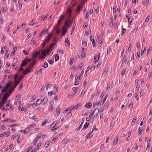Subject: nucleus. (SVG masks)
<instances>
[{"instance_id": "nucleus-33", "label": "nucleus", "mask_w": 152, "mask_h": 152, "mask_svg": "<svg viewBox=\"0 0 152 152\" xmlns=\"http://www.w3.org/2000/svg\"><path fill=\"white\" fill-rule=\"evenodd\" d=\"M50 144V142L49 141L46 142L44 145L45 148H47Z\"/></svg>"}, {"instance_id": "nucleus-35", "label": "nucleus", "mask_w": 152, "mask_h": 152, "mask_svg": "<svg viewBox=\"0 0 152 152\" xmlns=\"http://www.w3.org/2000/svg\"><path fill=\"white\" fill-rule=\"evenodd\" d=\"M46 49H44L42 51V54L45 56H46Z\"/></svg>"}, {"instance_id": "nucleus-45", "label": "nucleus", "mask_w": 152, "mask_h": 152, "mask_svg": "<svg viewBox=\"0 0 152 152\" xmlns=\"http://www.w3.org/2000/svg\"><path fill=\"white\" fill-rule=\"evenodd\" d=\"M49 123V121H48L46 119L45 120V121L43 123H42V126H44L47 123Z\"/></svg>"}, {"instance_id": "nucleus-54", "label": "nucleus", "mask_w": 152, "mask_h": 152, "mask_svg": "<svg viewBox=\"0 0 152 152\" xmlns=\"http://www.w3.org/2000/svg\"><path fill=\"white\" fill-rule=\"evenodd\" d=\"M53 88H54V91H55V92H56V93L58 91L57 88L56 87V86H53Z\"/></svg>"}, {"instance_id": "nucleus-23", "label": "nucleus", "mask_w": 152, "mask_h": 152, "mask_svg": "<svg viewBox=\"0 0 152 152\" xmlns=\"http://www.w3.org/2000/svg\"><path fill=\"white\" fill-rule=\"evenodd\" d=\"M107 96H108V95L107 94L105 96V97H104V99L103 100V101L102 102H101V105H103V104L105 102L107 98Z\"/></svg>"}, {"instance_id": "nucleus-24", "label": "nucleus", "mask_w": 152, "mask_h": 152, "mask_svg": "<svg viewBox=\"0 0 152 152\" xmlns=\"http://www.w3.org/2000/svg\"><path fill=\"white\" fill-rule=\"evenodd\" d=\"M42 68L39 69L38 68L37 70V72L36 73L37 74H41L42 73Z\"/></svg>"}, {"instance_id": "nucleus-14", "label": "nucleus", "mask_w": 152, "mask_h": 152, "mask_svg": "<svg viewBox=\"0 0 152 152\" xmlns=\"http://www.w3.org/2000/svg\"><path fill=\"white\" fill-rule=\"evenodd\" d=\"M47 102L48 99L47 98L45 97L43 99L42 101V103L44 105L47 103Z\"/></svg>"}, {"instance_id": "nucleus-29", "label": "nucleus", "mask_w": 152, "mask_h": 152, "mask_svg": "<svg viewBox=\"0 0 152 152\" xmlns=\"http://www.w3.org/2000/svg\"><path fill=\"white\" fill-rule=\"evenodd\" d=\"M149 2V0H145L142 3L143 5L145 6H146V5Z\"/></svg>"}, {"instance_id": "nucleus-63", "label": "nucleus", "mask_w": 152, "mask_h": 152, "mask_svg": "<svg viewBox=\"0 0 152 152\" xmlns=\"http://www.w3.org/2000/svg\"><path fill=\"white\" fill-rule=\"evenodd\" d=\"M15 136L16 137L15 138H16L17 140H18L20 137V134H18L16 136Z\"/></svg>"}, {"instance_id": "nucleus-16", "label": "nucleus", "mask_w": 152, "mask_h": 152, "mask_svg": "<svg viewBox=\"0 0 152 152\" xmlns=\"http://www.w3.org/2000/svg\"><path fill=\"white\" fill-rule=\"evenodd\" d=\"M65 43L66 46H69L70 45V44L69 41L68 40V38H66L65 40Z\"/></svg>"}, {"instance_id": "nucleus-8", "label": "nucleus", "mask_w": 152, "mask_h": 152, "mask_svg": "<svg viewBox=\"0 0 152 152\" xmlns=\"http://www.w3.org/2000/svg\"><path fill=\"white\" fill-rule=\"evenodd\" d=\"M66 27V26L65 25L63 27L61 33V34L63 36L65 35L67 31V29Z\"/></svg>"}, {"instance_id": "nucleus-53", "label": "nucleus", "mask_w": 152, "mask_h": 152, "mask_svg": "<svg viewBox=\"0 0 152 152\" xmlns=\"http://www.w3.org/2000/svg\"><path fill=\"white\" fill-rule=\"evenodd\" d=\"M30 43L31 44H33L34 45H36V42L34 41V40H33V39H32L31 40V42Z\"/></svg>"}, {"instance_id": "nucleus-48", "label": "nucleus", "mask_w": 152, "mask_h": 152, "mask_svg": "<svg viewBox=\"0 0 152 152\" xmlns=\"http://www.w3.org/2000/svg\"><path fill=\"white\" fill-rule=\"evenodd\" d=\"M142 129L140 127H139L138 130V132L139 134H141L142 133Z\"/></svg>"}, {"instance_id": "nucleus-2", "label": "nucleus", "mask_w": 152, "mask_h": 152, "mask_svg": "<svg viewBox=\"0 0 152 152\" xmlns=\"http://www.w3.org/2000/svg\"><path fill=\"white\" fill-rule=\"evenodd\" d=\"M30 61H31V63L29 65L28 68L26 69L25 71H24L23 72V74L24 75L26 74H28L31 72V69L33 67L36 63V60L34 59H31V60H30L29 62H30Z\"/></svg>"}, {"instance_id": "nucleus-34", "label": "nucleus", "mask_w": 152, "mask_h": 152, "mask_svg": "<svg viewBox=\"0 0 152 152\" xmlns=\"http://www.w3.org/2000/svg\"><path fill=\"white\" fill-rule=\"evenodd\" d=\"M23 53L24 54L27 55L29 52V51L28 50H24L23 51Z\"/></svg>"}, {"instance_id": "nucleus-19", "label": "nucleus", "mask_w": 152, "mask_h": 152, "mask_svg": "<svg viewBox=\"0 0 152 152\" xmlns=\"http://www.w3.org/2000/svg\"><path fill=\"white\" fill-rule=\"evenodd\" d=\"M94 112V114H95V116L96 117L97 116L99 112V109L97 108H96Z\"/></svg>"}, {"instance_id": "nucleus-7", "label": "nucleus", "mask_w": 152, "mask_h": 152, "mask_svg": "<svg viewBox=\"0 0 152 152\" xmlns=\"http://www.w3.org/2000/svg\"><path fill=\"white\" fill-rule=\"evenodd\" d=\"M81 105V104L80 103L77 104V105L75 106H73L72 107H69L68 108V109H69V111H71L74 110H75L78 108L79 107H80Z\"/></svg>"}, {"instance_id": "nucleus-51", "label": "nucleus", "mask_w": 152, "mask_h": 152, "mask_svg": "<svg viewBox=\"0 0 152 152\" xmlns=\"http://www.w3.org/2000/svg\"><path fill=\"white\" fill-rule=\"evenodd\" d=\"M45 41L46 42H48L49 41L50 38H49V36H46V37H45Z\"/></svg>"}, {"instance_id": "nucleus-9", "label": "nucleus", "mask_w": 152, "mask_h": 152, "mask_svg": "<svg viewBox=\"0 0 152 152\" xmlns=\"http://www.w3.org/2000/svg\"><path fill=\"white\" fill-rule=\"evenodd\" d=\"M10 135V133L9 132H5L2 134H0V137H7Z\"/></svg>"}, {"instance_id": "nucleus-50", "label": "nucleus", "mask_w": 152, "mask_h": 152, "mask_svg": "<svg viewBox=\"0 0 152 152\" xmlns=\"http://www.w3.org/2000/svg\"><path fill=\"white\" fill-rule=\"evenodd\" d=\"M58 123V121H57L54 122L51 124V125L53 126H55Z\"/></svg>"}, {"instance_id": "nucleus-5", "label": "nucleus", "mask_w": 152, "mask_h": 152, "mask_svg": "<svg viewBox=\"0 0 152 152\" xmlns=\"http://www.w3.org/2000/svg\"><path fill=\"white\" fill-rule=\"evenodd\" d=\"M38 55L40 56L41 54L39 51H38L37 50L34 52H33L32 55V57L31 58L32 59H35V58L36 57H37Z\"/></svg>"}, {"instance_id": "nucleus-46", "label": "nucleus", "mask_w": 152, "mask_h": 152, "mask_svg": "<svg viewBox=\"0 0 152 152\" xmlns=\"http://www.w3.org/2000/svg\"><path fill=\"white\" fill-rule=\"evenodd\" d=\"M61 20H58V21H57V27H58V28L59 27V25L61 24Z\"/></svg>"}, {"instance_id": "nucleus-28", "label": "nucleus", "mask_w": 152, "mask_h": 152, "mask_svg": "<svg viewBox=\"0 0 152 152\" xmlns=\"http://www.w3.org/2000/svg\"><path fill=\"white\" fill-rule=\"evenodd\" d=\"M89 124L88 123H86L83 126V127L82 128L83 130H85V129H86L87 128L88 125H89Z\"/></svg>"}, {"instance_id": "nucleus-30", "label": "nucleus", "mask_w": 152, "mask_h": 152, "mask_svg": "<svg viewBox=\"0 0 152 152\" xmlns=\"http://www.w3.org/2000/svg\"><path fill=\"white\" fill-rule=\"evenodd\" d=\"M56 94V92H55L54 91H50L48 93V95L50 96H51L53 94L55 95Z\"/></svg>"}, {"instance_id": "nucleus-31", "label": "nucleus", "mask_w": 152, "mask_h": 152, "mask_svg": "<svg viewBox=\"0 0 152 152\" xmlns=\"http://www.w3.org/2000/svg\"><path fill=\"white\" fill-rule=\"evenodd\" d=\"M42 67L44 68H47L48 66V64L47 62H45L44 63V64L42 65Z\"/></svg>"}, {"instance_id": "nucleus-62", "label": "nucleus", "mask_w": 152, "mask_h": 152, "mask_svg": "<svg viewBox=\"0 0 152 152\" xmlns=\"http://www.w3.org/2000/svg\"><path fill=\"white\" fill-rule=\"evenodd\" d=\"M48 61L49 63V64L51 65H52L53 63V62L51 60H48Z\"/></svg>"}, {"instance_id": "nucleus-32", "label": "nucleus", "mask_w": 152, "mask_h": 152, "mask_svg": "<svg viewBox=\"0 0 152 152\" xmlns=\"http://www.w3.org/2000/svg\"><path fill=\"white\" fill-rule=\"evenodd\" d=\"M76 24V22H75V23L72 26V30L71 32L70 33V34H72V32H73L74 30H75V26Z\"/></svg>"}, {"instance_id": "nucleus-12", "label": "nucleus", "mask_w": 152, "mask_h": 152, "mask_svg": "<svg viewBox=\"0 0 152 152\" xmlns=\"http://www.w3.org/2000/svg\"><path fill=\"white\" fill-rule=\"evenodd\" d=\"M100 53H98L97 56H94V60L95 62L99 61V58Z\"/></svg>"}, {"instance_id": "nucleus-49", "label": "nucleus", "mask_w": 152, "mask_h": 152, "mask_svg": "<svg viewBox=\"0 0 152 152\" xmlns=\"http://www.w3.org/2000/svg\"><path fill=\"white\" fill-rule=\"evenodd\" d=\"M132 18H129L128 19V22L129 25H130L131 24L132 21Z\"/></svg>"}, {"instance_id": "nucleus-18", "label": "nucleus", "mask_w": 152, "mask_h": 152, "mask_svg": "<svg viewBox=\"0 0 152 152\" xmlns=\"http://www.w3.org/2000/svg\"><path fill=\"white\" fill-rule=\"evenodd\" d=\"M94 130V128H93L92 131L91 132H90L88 133V135L86 136V137L87 138L89 139L91 138V137L90 136L91 135V134L92 133Z\"/></svg>"}, {"instance_id": "nucleus-13", "label": "nucleus", "mask_w": 152, "mask_h": 152, "mask_svg": "<svg viewBox=\"0 0 152 152\" xmlns=\"http://www.w3.org/2000/svg\"><path fill=\"white\" fill-rule=\"evenodd\" d=\"M83 7V5H81V6L79 5L77 7L76 9V11L77 13H79L80 12L81 9Z\"/></svg>"}, {"instance_id": "nucleus-55", "label": "nucleus", "mask_w": 152, "mask_h": 152, "mask_svg": "<svg viewBox=\"0 0 152 152\" xmlns=\"http://www.w3.org/2000/svg\"><path fill=\"white\" fill-rule=\"evenodd\" d=\"M110 26H112L113 25V21L112 19H111V20H110Z\"/></svg>"}, {"instance_id": "nucleus-4", "label": "nucleus", "mask_w": 152, "mask_h": 152, "mask_svg": "<svg viewBox=\"0 0 152 152\" xmlns=\"http://www.w3.org/2000/svg\"><path fill=\"white\" fill-rule=\"evenodd\" d=\"M7 98H3L0 102V108L2 110H4V104L7 101Z\"/></svg>"}, {"instance_id": "nucleus-3", "label": "nucleus", "mask_w": 152, "mask_h": 152, "mask_svg": "<svg viewBox=\"0 0 152 152\" xmlns=\"http://www.w3.org/2000/svg\"><path fill=\"white\" fill-rule=\"evenodd\" d=\"M31 59H28V57H26L25 59L22 61V64L20 65V67L19 69V71H23V68L22 67L24 66H26V64Z\"/></svg>"}, {"instance_id": "nucleus-25", "label": "nucleus", "mask_w": 152, "mask_h": 152, "mask_svg": "<svg viewBox=\"0 0 152 152\" xmlns=\"http://www.w3.org/2000/svg\"><path fill=\"white\" fill-rule=\"evenodd\" d=\"M30 130V127H28L24 131L23 133L25 134H26Z\"/></svg>"}, {"instance_id": "nucleus-39", "label": "nucleus", "mask_w": 152, "mask_h": 152, "mask_svg": "<svg viewBox=\"0 0 152 152\" xmlns=\"http://www.w3.org/2000/svg\"><path fill=\"white\" fill-rule=\"evenodd\" d=\"M60 109L59 107H58V108L56 110V113H57L58 114V115L60 113Z\"/></svg>"}, {"instance_id": "nucleus-26", "label": "nucleus", "mask_w": 152, "mask_h": 152, "mask_svg": "<svg viewBox=\"0 0 152 152\" xmlns=\"http://www.w3.org/2000/svg\"><path fill=\"white\" fill-rule=\"evenodd\" d=\"M84 72V70L83 69L81 72V73L80 74L79 76L78 77H77V79H78V80H80V77L81 76L83 75V73Z\"/></svg>"}, {"instance_id": "nucleus-1", "label": "nucleus", "mask_w": 152, "mask_h": 152, "mask_svg": "<svg viewBox=\"0 0 152 152\" xmlns=\"http://www.w3.org/2000/svg\"><path fill=\"white\" fill-rule=\"evenodd\" d=\"M11 86L10 84L7 83H6L5 86L4 87V89H3L2 91V93H5L4 94V96L3 98H7L9 96L10 94L11 93Z\"/></svg>"}, {"instance_id": "nucleus-43", "label": "nucleus", "mask_w": 152, "mask_h": 152, "mask_svg": "<svg viewBox=\"0 0 152 152\" xmlns=\"http://www.w3.org/2000/svg\"><path fill=\"white\" fill-rule=\"evenodd\" d=\"M64 18V16L63 15H61L59 17L58 20H62Z\"/></svg>"}, {"instance_id": "nucleus-15", "label": "nucleus", "mask_w": 152, "mask_h": 152, "mask_svg": "<svg viewBox=\"0 0 152 152\" xmlns=\"http://www.w3.org/2000/svg\"><path fill=\"white\" fill-rule=\"evenodd\" d=\"M107 71L108 69H107V68H105V70H104L102 75V76L103 77H104L106 75Z\"/></svg>"}, {"instance_id": "nucleus-20", "label": "nucleus", "mask_w": 152, "mask_h": 152, "mask_svg": "<svg viewBox=\"0 0 152 152\" xmlns=\"http://www.w3.org/2000/svg\"><path fill=\"white\" fill-rule=\"evenodd\" d=\"M73 90H74V91L72 92V94L73 95H75L77 92V89L76 87H74L72 88Z\"/></svg>"}, {"instance_id": "nucleus-44", "label": "nucleus", "mask_w": 152, "mask_h": 152, "mask_svg": "<svg viewBox=\"0 0 152 152\" xmlns=\"http://www.w3.org/2000/svg\"><path fill=\"white\" fill-rule=\"evenodd\" d=\"M82 126V123H81L80 126L77 128V131H79Z\"/></svg>"}, {"instance_id": "nucleus-37", "label": "nucleus", "mask_w": 152, "mask_h": 152, "mask_svg": "<svg viewBox=\"0 0 152 152\" xmlns=\"http://www.w3.org/2000/svg\"><path fill=\"white\" fill-rule=\"evenodd\" d=\"M51 50H50L49 48H48L46 50L47 55H49L51 52Z\"/></svg>"}, {"instance_id": "nucleus-40", "label": "nucleus", "mask_w": 152, "mask_h": 152, "mask_svg": "<svg viewBox=\"0 0 152 152\" xmlns=\"http://www.w3.org/2000/svg\"><path fill=\"white\" fill-rule=\"evenodd\" d=\"M33 148L32 146H30L27 148L25 151V152H29L30 150L32 149Z\"/></svg>"}, {"instance_id": "nucleus-36", "label": "nucleus", "mask_w": 152, "mask_h": 152, "mask_svg": "<svg viewBox=\"0 0 152 152\" xmlns=\"http://www.w3.org/2000/svg\"><path fill=\"white\" fill-rule=\"evenodd\" d=\"M59 59V56L57 54H56L55 56V60L57 61Z\"/></svg>"}, {"instance_id": "nucleus-52", "label": "nucleus", "mask_w": 152, "mask_h": 152, "mask_svg": "<svg viewBox=\"0 0 152 152\" xmlns=\"http://www.w3.org/2000/svg\"><path fill=\"white\" fill-rule=\"evenodd\" d=\"M56 45L55 43H53L50 46V48H53L54 46Z\"/></svg>"}, {"instance_id": "nucleus-56", "label": "nucleus", "mask_w": 152, "mask_h": 152, "mask_svg": "<svg viewBox=\"0 0 152 152\" xmlns=\"http://www.w3.org/2000/svg\"><path fill=\"white\" fill-rule=\"evenodd\" d=\"M58 128L56 127H54V126H53L52 129L51 130V132H52V131H53L56 130H57L58 129Z\"/></svg>"}, {"instance_id": "nucleus-27", "label": "nucleus", "mask_w": 152, "mask_h": 152, "mask_svg": "<svg viewBox=\"0 0 152 152\" xmlns=\"http://www.w3.org/2000/svg\"><path fill=\"white\" fill-rule=\"evenodd\" d=\"M45 85L47 86V90H48L49 88H50L51 87V85L48 82L46 83Z\"/></svg>"}, {"instance_id": "nucleus-21", "label": "nucleus", "mask_w": 152, "mask_h": 152, "mask_svg": "<svg viewBox=\"0 0 152 152\" xmlns=\"http://www.w3.org/2000/svg\"><path fill=\"white\" fill-rule=\"evenodd\" d=\"M38 104L37 102H36V103H34L31 104L30 105L29 104H28V108H29L31 107V106H33V107H35L36 106L37 104Z\"/></svg>"}, {"instance_id": "nucleus-38", "label": "nucleus", "mask_w": 152, "mask_h": 152, "mask_svg": "<svg viewBox=\"0 0 152 152\" xmlns=\"http://www.w3.org/2000/svg\"><path fill=\"white\" fill-rule=\"evenodd\" d=\"M118 141V138H116L115 139L113 142V145H115L117 142Z\"/></svg>"}, {"instance_id": "nucleus-41", "label": "nucleus", "mask_w": 152, "mask_h": 152, "mask_svg": "<svg viewBox=\"0 0 152 152\" xmlns=\"http://www.w3.org/2000/svg\"><path fill=\"white\" fill-rule=\"evenodd\" d=\"M82 44L83 45V47H86L87 46V42H85L83 40L82 41Z\"/></svg>"}, {"instance_id": "nucleus-17", "label": "nucleus", "mask_w": 152, "mask_h": 152, "mask_svg": "<svg viewBox=\"0 0 152 152\" xmlns=\"http://www.w3.org/2000/svg\"><path fill=\"white\" fill-rule=\"evenodd\" d=\"M91 103H87L85 105V106L86 107L90 109L91 107Z\"/></svg>"}, {"instance_id": "nucleus-57", "label": "nucleus", "mask_w": 152, "mask_h": 152, "mask_svg": "<svg viewBox=\"0 0 152 152\" xmlns=\"http://www.w3.org/2000/svg\"><path fill=\"white\" fill-rule=\"evenodd\" d=\"M114 125V123H111L110 124V128L111 129H112L113 128V126Z\"/></svg>"}, {"instance_id": "nucleus-6", "label": "nucleus", "mask_w": 152, "mask_h": 152, "mask_svg": "<svg viewBox=\"0 0 152 152\" xmlns=\"http://www.w3.org/2000/svg\"><path fill=\"white\" fill-rule=\"evenodd\" d=\"M15 86L14 87H13L12 86L13 85H12L11 84V83H8L9 84H10V85L11 86V91H12L19 84V83L20 82V81H17V80H15Z\"/></svg>"}, {"instance_id": "nucleus-11", "label": "nucleus", "mask_w": 152, "mask_h": 152, "mask_svg": "<svg viewBox=\"0 0 152 152\" xmlns=\"http://www.w3.org/2000/svg\"><path fill=\"white\" fill-rule=\"evenodd\" d=\"M69 21L68 20H66L65 22V25L67 27H69L70 26H71L72 22H73V20L71 21L69 23H68Z\"/></svg>"}, {"instance_id": "nucleus-22", "label": "nucleus", "mask_w": 152, "mask_h": 152, "mask_svg": "<svg viewBox=\"0 0 152 152\" xmlns=\"http://www.w3.org/2000/svg\"><path fill=\"white\" fill-rule=\"evenodd\" d=\"M71 10L70 9H68L67 12V15L68 17H70L71 16Z\"/></svg>"}, {"instance_id": "nucleus-64", "label": "nucleus", "mask_w": 152, "mask_h": 152, "mask_svg": "<svg viewBox=\"0 0 152 152\" xmlns=\"http://www.w3.org/2000/svg\"><path fill=\"white\" fill-rule=\"evenodd\" d=\"M38 150V149L36 148H34L32 151L31 152H36Z\"/></svg>"}, {"instance_id": "nucleus-10", "label": "nucleus", "mask_w": 152, "mask_h": 152, "mask_svg": "<svg viewBox=\"0 0 152 152\" xmlns=\"http://www.w3.org/2000/svg\"><path fill=\"white\" fill-rule=\"evenodd\" d=\"M41 134H39L37 136V138L34 140L33 142V145H35L37 142L39 140V139L41 138Z\"/></svg>"}, {"instance_id": "nucleus-58", "label": "nucleus", "mask_w": 152, "mask_h": 152, "mask_svg": "<svg viewBox=\"0 0 152 152\" xmlns=\"http://www.w3.org/2000/svg\"><path fill=\"white\" fill-rule=\"evenodd\" d=\"M56 33L57 34V35H58L60 33L59 29V28H58V27H57V28L56 29Z\"/></svg>"}, {"instance_id": "nucleus-60", "label": "nucleus", "mask_w": 152, "mask_h": 152, "mask_svg": "<svg viewBox=\"0 0 152 152\" xmlns=\"http://www.w3.org/2000/svg\"><path fill=\"white\" fill-rule=\"evenodd\" d=\"M57 51L58 52H59V53H61L62 54H64V51H63L61 50L60 49H59Z\"/></svg>"}, {"instance_id": "nucleus-59", "label": "nucleus", "mask_w": 152, "mask_h": 152, "mask_svg": "<svg viewBox=\"0 0 152 152\" xmlns=\"http://www.w3.org/2000/svg\"><path fill=\"white\" fill-rule=\"evenodd\" d=\"M129 47L128 49V50L129 51V52L131 50V44H129Z\"/></svg>"}, {"instance_id": "nucleus-42", "label": "nucleus", "mask_w": 152, "mask_h": 152, "mask_svg": "<svg viewBox=\"0 0 152 152\" xmlns=\"http://www.w3.org/2000/svg\"><path fill=\"white\" fill-rule=\"evenodd\" d=\"M122 30L121 31V34L122 35H124L125 31H126V29L122 28Z\"/></svg>"}, {"instance_id": "nucleus-61", "label": "nucleus", "mask_w": 152, "mask_h": 152, "mask_svg": "<svg viewBox=\"0 0 152 152\" xmlns=\"http://www.w3.org/2000/svg\"><path fill=\"white\" fill-rule=\"evenodd\" d=\"M135 98L137 100H138L139 99V96L138 95H137L136 94H135Z\"/></svg>"}, {"instance_id": "nucleus-47", "label": "nucleus", "mask_w": 152, "mask_h": 152, "mask_svg": "<svg viewBox=\"0 0 152 152\" xmlns=\"http://www.w3.org/2000/svg\"><path fill=\"white\" fill-rule=\"evenodd\" d=\"M108 105V103H106L104 106V107H103L104 109H106Z\"/></svg>"}]
</instances>
